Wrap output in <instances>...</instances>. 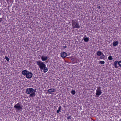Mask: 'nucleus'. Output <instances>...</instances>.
<instances>
[{"label":"nucleus","instance_id":"f257e3e1","mask_svg":"<svg viewBox=\"0 0 121 121\" xmlns=\"http://www.w3.org/2000/svg\"><path fill=\"white\" fill-rule=\"evenodd\" d=\"M72 28L74 29L77 28H80L81 25L77 20H72Z\"/></svg>","mask_w":121,"mask_h":121},{"label":"nucleus","instance_id":"f03ea898","mask_svg":"<svg viewBox=\"0 0 121 121\" xmlns=\"http://www.w3.org/2000/svg\"><path fill=\"white\" fill-rule=\"evenodd\" d=\"M34 89L32 88H27V89L26 92L27 94H30V97H35V92H33Z\"/></svg>","mask_w":121,"mask_h":121},{"label":"nucleus","instance_id":"7ed1b4c3","mask_svg":"<svg viewBox=\"0 0 121 121\" xmlns=\"http://www.w3.org/2000/svg\"><path fill=\"white\" fill-rule=\"evenodd\" d=\"M23 75L26 76L27 78H32L33 74L30 72L25 70H23Z\"/></svg>","mask_w":121,"mask_h":121},{"label":"nucleus","instance_id":"20e7f679","mask_svg":"<svg viewBox=\"0 0 121 121\" xmlns=\"http://www.w3.org/2000/svg\"><path fill=\"white\" fill-rule=\"evenodd\" d=\"M36 64L39 66V67L42 70L44 67L46 66L45 64L43 62L40 60L37 61H36Z\"/></svg>","mask_w":121,"mask_h":121},{"label":"nucleus","instance_id":"39448f33","mask_svg":"<svg viewBox=\"0 0 121 121\" xmlns=\"http://www.w3.org/2000/svg\"><path fill=\"white\" fill-rule=\"evenodd\" d=\"M102 93V92L101 90V87H97V89L96 90V94L97 95L98 97H99Z\"/></svg>","mask_w":121,"mask_h":121},{"label":"nucleus","instance_id":"423d86ee","mask_svg":"<svg viewBox=\"0 0 121 121\" xmlns=\"http://www.w3.org/2000/svg\"><path fill=\"white\" fill-rule=\"evenodd\" d=\"M14 107L16 108V109L19 111L22 110V105L19 103L15 105L14 106Z\"/></svg>","mask_w":121,"mask_h":121},{"label":"nucleus","instance_id":"0eeeda50","mask_svg":"<svg viewBox=\"0 0 121 121\" xmlns=\"http://www.w3.org/2000/svg\"><path fill=\"white\" fill-rule=\"evenodd\" d=\"M61 56L62 57L65 58L67 56V54L66 52H63L61 53Z\"/></svg>","mask_w":121,"mask_h":121},{"label":"nucleus","instance_id":"6e6552de","mask_svg":"<svg viewBox=\"0 0 121 121\" xmlns=\"http://www.w3.org/2000/svg\"><path fill=\"white\" fill-rule=\"evenodd\" d=\"M56 90L54 88H51L49 89L48 90V92L50 93L55 92Z\"/></svg>","mask_w":121,"mask_h":121},{"label":"nucleus","instance_id":"1a4fd4ad","mask_svg":"<svg viewBox=\"0 0 121 121\" xmlns=\"http://www.w3.org/2000/svg\"><path fill=\"white\" fill-rule=\"evenodd\" d=\"M41 58L42 61H45L48 59V57L45 56H42Z\"/></svg>","mask_w":121,"mask_h":121},{"label":"nucleus","instance_id":"9d476101","mask_svg":"<svg viewBox=\"0 0 121 121\" xmlns=\"http://www.w3.org/2000/svg\"><path fill=\"white\" fill-rule=\"evenodd\" d=\"M118 61L117 60L115 61L113 63V65L116 68H117L118 67L117 66V64H118Z\"/></svg>","mask_w":121,"mask_h":121},{"label":"nucleus","instance_id":"9b49d317","mask_svg":"<svg viewBox=\"0 0 121 121\" xmlns=\"http://www.w3.org/2000/svg\"><path fill=\"white\" fill-rule=\"evenodd\" d=\"M119 43V42L118 41H115L112 43L114 47H115Z\"/></svg>","mask_w":121,"mask_h":121},{"label":"nucleus","instance_id":"f8f14e48","mask_svg":"<svg viewBox=\"0 0 121 121\" xmlns=\"http://www.w3.org/2000/svg\"><path fill=\"white\" fill-rule=\"evenodd\" d=\"M102 53L101 51H98L96 53L97 55L98 56H100L102 55Z\"/></svg>","mask_w":121,"mask_h":121},{"label":"nucleus","instance_id":"ddd939ff","mask_svg":"<svg viewBox=\"0 0 121 121\" xmlns=\"http://www.w3.org/2000/svg\"><path fill=\"white\" fill-rule=\"evenodd\" d=\"M43 69V72L44 73H46L48 71V69L46 67V66L44 67Z\"/></svg>","mask_w":121,"mask_h":121},{"label":"nucleus","instance_id":"4468645a","mask_svg":"<svg viewBox=\"0 0 121 121\" xmlns=\"http://www.w3.org/2000/svg\"><path fill=\"white\" fill-rule=\"evenodd\" d=\"M85 42H88L89 41V38L87 37H86L83 39Z\"/></svg>","mask_w":121,"mask_h":121},{"label":"nucleus","instance_id":"2eb2a0df","mask_svg":"<svg viewBox=\"0 0 121 121\" xmlns=\"http://www.w3.org/2000/svg\"><path fill=\"white\" fill-rule=\"evenodd\" d=\"M61 106H60L58 108V110H57V113H59V112L60 111L61 109Z\"/></svg>","mask_w":121,"mask_h":121},{"label":"nucleus","instance_id":"dca6fc26","mask_svg":"<svg viewBox=\"0 0 121 121\" xmlns=\"http://www.w3.org/2000/svg\"><path fill=\"white\" fill-rule=\"evenodd\" d=\"M108 59L109 60H111L113 59V58L112 57V56H108Z\"/></svg>","mask_w":121,"mask_h":121},{"label":"nucleus","instance_id":"f3484780","mask_svg":"<svg viewBox=\"0 0 121 121\" xmlns=\"http://www.w3.org/2000/svg\"><path fill=\"white\" fill-rule=\"evenodd\" d=\"M71 93L73 95H74L75 94V92L74 90H72L71 92Z\"/></svg>","mask_w":121,"mask_h":121},{"label":"nucleus","instance_id":"a211bd4d","mask_svg":"<svg viewBox=\"0 0 121 121\" xmlns=\"http://www.w3.org/2000/svg\"><path fill=\"white\" fill-rule=\"evenodd\" d=\"M99 63L101 64H104L105 62L104 61H100L99 62Z\"/></svg>","mask_w":121,"mask_h":121},{"label":"nucleus","instance_id":"6ab92c4d","mask_svg":"<svg viewBox=\"0 0 121 121\" xmlns=\"http://www.w3.org/2000/svg\"><path fill=\"white\" fill-rule=\"evenodd\" d=\"M118 65L121 67V61H119L118 62Z\"/></svg>","mask_w":121,"mask_h":121},{"label":"nucleus","instance_id":"aec40b11","mask_svg":"<svg viewBox=\"0 0 121 121\" xmlns=\"http://www.w3.org/2000/svg\"><path fill=\"white\" fill-rule=\"evenodd\" d=\"M5 58L8 61H9V59L7 56H5Z\"/></svg>","mask_w":121,"mask_h":121},{"label":"nucleus","instance_id":"412c9836","mask_svg":"<svg viewBox=\"0 0 121 121\" xmlns=\"http://www.w3.org/2000/svg\"><path fill=\"white\" fill-rule=\"evenodd\" d=\"M3 18H0V23L1 22L3 21Z\"/></svg>","mask_w":121,"mask_h":121},{"label":"nucleus","instance_id":"4be33fe9","mask_svg":"<svg viewBox=\"0 0 121 121\" xmlns=\"http://www.w3.org/2000/svg\"><path fill=\"white\" fill-rule=\"evenodd\" d=\"M71 116H69V117L67 118L68 119H71Z\"/></svg>","mask_w":121,"mask_h":121},{"label":"nucleus","instance_id":"5701e85b","mask_svg":"<svg viewBox=\"0 0 121 121\" xmlns=\"http://www.w3.org/2000/svg\"><path fill=\"white\" fill-rule=\"evenodd\" d=\"M99 59H104V58L103 57H102V56H100L99 57Z\"/></svg>","mask_w":121,"mask_h":121},{"label":"nucleus","instance_id":"b1692460","mask_svg":"<svg viewBox=\"0 0 121 121\" xmlns=\"http://www.w3.org/2000/svg\"><path fill=\"white\" fill-rule=\"evenodd\" d=\"M97 8L99 9H100L101 8V7L100 6L97 5Z\"/></svg>","mask_w":121,"mask_h":121},{"label":"nucleus","instance_id":"393cba45","mask_svg":"<svg viewBox=\"0 0 121 121\" xmlns=\"http://www.w3.org/2000/svg\"><path fill=\"white\" fill-rule=\"evenodd\" d=\"M102 57H103L104 58H105V56L102 53Z\"/></svg>","mask_w":121,"mask_h":121},{"label":"nucleus","instance_id":"a878e982","mask_svg":"<svg viewBox=\"0 0 121 121\" xmlns=\"http://www.w3.org/2000/svg\"><path fill=\"white\" fill-rule=\"evenodd\" d=\"M67 46H63V48H67Z\"/></svg>","mask_w":121,"mask_h":121},{"label":"nucleus","instance_id":"bb28decb","mask_svg":"<svg viewBox=\"0 0 121 121\" xmlns=\"http://www.w3.org/2000/svg\"><path fill=\"white\" fill-rule=\"evenodd\" d=\"M36 89H35L34 90L33 92H35H35L36 91Z\"/></svg>","mask_w":121,"mask_h":121},{"label":"nucleus","instance_id":"cd10ccee","mask_svg":"<svg viewBox=\"0 0 121 121\" xmlns=\"http://www.w3.org/2000/svg\"><path fill=\"white\" fill-rule=\"evenodd\" d=\"M23 71H22V73L23 74Z\"/></svg>","mask_w":121,"mask_h":121},{"label":"nucleus","instance_id":"c85d7f7f","mask_svg":"<svg viewBox=\"0 0 121 121\" xmlns=\"http://www.w3.org/2000/svg\"><path fill=\"white\" fill-rule=\"evenodd\" d=\"M119 121H121V119H120V120Z\"/></svg>","mask_w":121,"mask_h":121}]
</instances>
